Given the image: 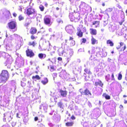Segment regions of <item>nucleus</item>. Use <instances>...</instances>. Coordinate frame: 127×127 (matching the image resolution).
<instances>
[{"mask_svg": "<svg viewBox=\"0 0 127 127\" xmlns=\"http://www.w3.org/2000/svg\"><path fill=\"white\" fill-rule=\"evenodd\" d=\"M23 120L25 122H27L28 120V117L27 116L24 117L23 118Z\"/></svg>", "mask_w": 127, "mask_h": 127, "instance_id": "79ce46f5", "label": "nucleus"}, {"mask_svg": "<svg viewBox=\"0 0 127 127\" xmlns=\"http://www.w3.org/2000/svg\"><path fill=\"white\" fill-rule=\"evenodd\" d=\"M11 85L12 87L9 88L7 86V85H1L0 86V93H2L4 92L7 89L9 92L11 91L13 89L14 90L16 89V83L14 81H12L11 82Z\"/></svg>", "mask_w": 127, "mask_h": 127, "instance_id": "f257e3e1", "label": "nucleus"}, {"mask_svg": "<svg viewBox=\"0 0 127 127\" xmlns=\"http://www.w3.org/2000/svg\"><path fill=\"white\" fill-rule=\"evenodd\" d=\"M50 71L51 72L55 70L54 67L53 66H51L50 67Z\"/></svg>", "mask_w": 127, "mask_h": 127, "instance_id": "3c124183", "label": "nucleus"}, {"mask_svg": "<svg viewBox=\"0 0 127 127\" xmlns=\"http://www.w3.org/2000/svg\"><path fill=\"white\" fill-rule=\"evenodd\" d=\"M124 21L125 20L124 19H123L121 20L120 22H119V23L120 25H121Z\"/></svg>", "mask_w": 127, "mask_h": 127, "instance_id": "8fccbe9b", "label": "nucleus"}, {"mask_svg": "<svg viewBox=\"0 0 127 127\" xmlns=\"http://www.w3.org/2000/svg\"><path fill=\"white\" fill-rule=\"evenodd\" d=\"M22 3H25L26 2L30 4V5L31 4L30 0H22Z\"/></svg>", "mask_w": 127, "mask_h": 127, "instance_id": "e433bc0d", "label": "nucleus"}, {"mask_svg": "<svg viewBox=\"0 0 127 127\" xmlns=\"http://www.w3.org/2000/svg\"><path fill=\"white\" fill-rule=\"evenodd\" d=\"M10 14V12L7 10L4 9L1 10L0 12V18L5 17L8 19Z\"/></svg>", "mask_w": 127, "mask_h": 127, "instance_id": "20e7f679", "label": "nucleus"}, {"mask_svg": "<svg viewBox=\"0 0 127 127\" xmlns=\"http://www.w3.org/2000/svg\"><path fill=\"white\" fill-rule=\"evenodd\" d=\"M31 22V20L29 18H27L26 20V22L24 24L25 26L28 27Z\"/></svg>", "mask_w": 127, "mask_h": 127, "instance_id": "aec40b11", "label": "nucleus"}, {"mask_svg": "<svg viewBox=\"0 0 127 127\" xmlns=\"http://www.w3.org/2000/svg\"><path fill=\"white\" fill-rule=\"evenodd\" d=\"M127 53L126 56L124 54L120 55L118 59V60L122 61L125 65H127Z\"/></svg>", "mask_w": 127, "mask_h": 127, "instance_id": "423d86ee", "label": "nucleus"}, {"mask_svg": "<svg viewBox=\"0 0 127 127\" xmlns=\"http://www.w3.org/2000/svg\"><path fill=\"white\" fill-rule=\"evenodd\" d=\"M110 76V75L109 74H107L106 76H105V79L107 81H108L109 80H110V78H109V77Z\"/></svg>", "mask_w": 127, "mask_h": 127, "instance_id": "a19ab883", "label": "nucleus"}, {"mask_svg": "<svg viewBox=\"0 0 127 127\" xmlns=\"http://www.w3.org/2000/svg\"><path fill=\"white\" fill-rule=\"evenodd\" d=\"M117 28V26L115 25H111L109 27V29L110 32H113L115 31Z\"/></svg>", "mask_w": 127, "mask_h": 127, "instance_id": "6ab92c4d", "label": "nucleus"}, {"mask_svg": "<svg viewBox=\"0 0 127 127\" xmlns=\"http://www.w3.org/2000/svg\"><path fill=\"white\" fill-rule=\"evenodd\" d=\"M9 75L7 70H3L0 75V83H5L8 79Z\"/></svg>", "mask_w": 127, "mask_h": 127, "instance_id": "f03ea898", "label": "nucleus"}, {"mask_svg": "<svg viewBox=\"0 0 127 127\" xmlns=\"http://www.w3.org/2000/svg\"><path fill=\"white\" fill-rule=\"evenodd\" d=\"M19 20L21 21L24 19V18L23 17L22 15H20L19 17Z\"/></svg>", "mask_w": 127, "mask_h": 127, "instance_id": "37998d69", "label": "nucleus"}, {"mask_svg": "<svg viewBox=\"0 0 127 127\" xmlns=\"http://www.w3.org/2000/svg\"><path fill=\"white\" fill-rule=\"evenodd\" d=\"M6 54L7 53L3 52H0V57L3 56L4 58H5V56H6Z\"/></svg>", "mask_w": 127, "mask_h": 127, "instance_id": "72a5a7b5", "label": "nucleus"}, {"mask_svg": "<svg viewBox=\"0 0 127 127\" xmlns=\"http://www.w3.org/2000/svg\"><path fill=\"white\" fill-rule=\"evenodd\" d=\"M38 127H45V126L42 124H40V126Z\"/></svg>", "mask_w": 127, "mask_h": 127, "instance_id": "0e129e2a", "label": "nucleus"}, {"mask_svg": "<svg viewBox=\"0 0 127 127\" xmlns=\"http://www.w3.org/2000/svg\"><path fill=\"white\" fill-rule=\"evenodd\" d=\"M48 82V80L47 78H45L44 79V80L42 81L41 82L44 85H45Z\"/></svg>", "mask_w": 127, "mask_h": 127, "instance_id": "2f4dec72", "label": "nucleus"}, {"mask_svg": "<svg viewBox=\"0 0 127 127\" xmlns=\"http://www.w3.org/2000/svg\"><path fill=\"white\" fill-rule=\"evenodd\" d=\"M83 51V49H80L78 50V52H82Z\"/></svg>", "mask_w": 127, "mask_h": 127, "instance_id": "bf43d9fd", "label": "nucleus"}, {"mask_svg": "<svg viewBox=\"0 0 127 127\" xmlns=\"http://www.w3.org/2000/svg\"><path fill=\"white\" fill-rule=\"evenodd\" d=\"M71 118L73 120H74L75 119V117L74 116L72 115L71 117Z\"/></svg>", "mask_w": 127, "mask_h": 127, "instance_id": "69168bd1", "label": "nucleus"}, {"mask_svg": "<svg viewBox=\"0 0 127 127\" xmlns=\"http://www.w3.org/2000/svg\"><path fill=\"white\" fill-rule=\"evenodd\" d=\"M107 44H109V46L112 47L114 46V43L113 42L110 40H107L106 42Z\"/></svg>", "mask_w": 127, "mask_h": 127, "instance_id": "a878e982", "label": "nucleus"}, {"mask_svg": "<svg viewBox=\"0 0 127 127\" xmlns=\"http://www.w3.org/2000/svg\"><path fill=\"white\" fill-rule=\"evenodd\" d=\"M57 59L59 61H61L62 60V58L61 57H59Z\"/></svg>", "mask_w": 127, "mask_h": 127, "instance_id": "338daca9", "label": "nucleus"}, {"mask_svg": "<svg viewBox=\"0 0 127 127\" xmlns=\"http://www.w3.org/2000/svg\"><path fill=\"white\" fill-rule=\"evenodd\" d=\"M120 47H121L122 46L124 45H125L123 42H121L120 43Z\"/></svg>", "mask_w": 127, "mask_h": 127, "instance_id": "4d7b16f0", "label": "nucleus"}, {"mask_svg": "<svg viewBox=\"0 0 127 127\" xmlns=\"http://www.w3.org/2000/svg\"><path fill=\"white\" fill-rule=\"evenodd\" d=\"M37 32V30L34 28H32L30 29V32L32 34H34L35 33Z\"/></svg>", "mask_w": 127, "mask_h": 127, "instance_id": "5701e85b", "label": "nucleus"}, {"mask_svg": "<svg viewBox=\"0 0 127 127\" xmlns=\"http://www.w3.org/2000/svg\"><path fill=\"white\" fill-rule=\"evenodd\" d=\"M107 61L111 63L112 62V60L110 58H108Z\"/></svg>", "mask_w": 127, "mask_h": 127, "instance_id": "13d9d810", "label": "nucleus"}, {"mask_svg": "<svg viewBox=\"0 0 127 127\" xmlns=\"http://www.w3.org/2000/svg\"><path fill=\"white\" fill-rule=\"evenodd\" d=\"M79 92L81 93V95H85L86 96L88 95H92L90 92L87 89L83 91L81 89L79 90Z\"/></svg>", "mask_w": 127, "mask_h": 127, "instance_id": "9b49d317", "label": "nucleus"}, {"mask_svg": "<svg viewBox=\"0 0 127 127\" xmlns=\"http://www.w3.org/2000/svg\"><path fill=\"white\" fill-rule=\"evenodd\" d=\"M60 92L61 95L63 97H65L67 95V92L66 91H64L62 90H60Z\"/></svg>", "mask_w": 127, "mask_h": 127, "instance_id": "412c9836", "label": "nucleus"}, {"mask_svg": "<svg viewBox=\"0 0 127 127\" xmlns=\"http://www.w3.org/2000/svg\"><path fill=\"white\" fill-rule=\"evenodd\" d=\"M13 15L14 17H15L17 16V14L15 13H14L13 14Z\"/></svg>", "mask_w": 127, "mask_h": 127, "instance_id": "774afa93", "label": "nucleus"}, {"mask_svg": "<svg viewBox=\"0 0 127 127\" xmlns=\"http://www.w3.org/2000/svg\"><path fill=\"white\" fill-rule=\"evenodd\" d=\"M111 77V80H115V79H114V74H113V73H112V74Z\"/></svg>", "mask_w": 127, "mask_h": 127, "instance_id": "6e6d98bb", "label": "nucleus"}, {"mask_svg": "<svg viewBox=\"0 0 127 127\" xmlns=\"http://www.w3.org/2000/svg\"><path fill=\"white\" fill-rule=\"evenodd\" d=\"M112 8H109L106 9V12H111L112 11Z\"/></svg>", "mask_w": 127, "mask_h": 127, "instance_id": "09e8293b", "label": "nucleus"}, {"mask_svg": "<svg viewBox=\"0 0 127 127\" xmlns=\"http://www.w3.org/2000/svg\"><path fill=\"white\" fill-rule=\"evenodd\" d=\"M26 11L27 14L30 17L32 15H36V11L33 8L30 7L28 8Z\"/></svg>", "mask_w": 127, "mask_h": 127, "instance_id": "39448f33", "label": "nucleus"}, {"mask_svg": "<svg viewBox=\"0 0 127 127\" xmlns=\"http://www.w3.org/2000/svg\"><path fill=\"white\" fill-rule=\"evenodd\" d=\"M32 79L35 81H36V79L39 80L40 79V77L38 75H36L35 76H33L32 77Z\"/></svg>", "mask_w": 127, "mask_h": 127, "instance_id": "473e14b6", "label": "nucleus"}, {"mask_svg": "<svg viewBox=\"0 0 127 127\" xmlns=\"http://www.w3.org/2000/svg\"><path fill=\"white\" fill-rule=\"evenodd\" d=\"M97 54H99L100 56L103 57H105L107 55V54L106 52H105L104 53L102 52V51H100V52H97Z\"/></svg>", "mask_w": 127, "mask_h": 127, "instance_id": "b1692460", "label": "nucleus"}, {"mask_svg": "<svg viewBox=\"0 0 127 127\" xmlns=\"http://www.w3.org/2000/svg\"><path fill=\"white\" fill-rule=\"evenodd\" d=\"M73 124V123L72 122H68L66 123V125L67 126H71Z\"/></svg>", "mask_w": 127, "mask_h": 127, "instance_id": "c9c22d12", "label": "nucleus"}, {"mask_svg": "<svg viewBox=\"0 0 127 127\" xmlns=\"http://www.w3.org/2000/svg\"><path fill=\"white\" fill-rule=\"evenodd\" d=\"M85 3L84 2H82L80 5L79 6V7H82L83 8V6H84L85 5Z\"/></svg>", "mask_w": 127, "mask_h": 127, "instance_id": "de8ad7c7", "label": "nucleus"}, {"mask_svg": "<svg viewBox=\"0 0 127 127\" xmlns=\"http://www.w3.org/2000/svg\"><path fill=\"white\" fill-rule=\"evenodd\" d=\"M84 71L86 73H88V74H92V73L90 70L87 68L85 69H84Z\"/></svg>", "mask_w": 127, "mask_h": 127, "instance_id": "58836bf2", "label": "nucleus"}, {"mask_svg": "<svg viewBox=\"0 0 127 127\" xmlns=\"http://www.w3.org/2000/svg\"><path fill=\"white\" fill-rule=\"evenodd\" d=\"M57 21L59 23H61V22H62V23H63V21H62L61 20L59 19H58L57 20Z\"/></svg>", "mask_w": 127, "mask_h": 127, "instance_id": "680f3d73", "label": "nucleus"}, {"mask_svg": "<svg viewBox=\"0 0 127 127\" xmlns=\"http://www.w3.org/2000/svg\"><path fill=\"white\" fill-rule=\"evenodd\" d=\"M70 44L71 46H73L75 44V42L74 40H72Z\"/></svg>", "mask_w": 127, "mask_h": 127, "instance_id": "49530a36", "label": "nucleus"}, {"mask_svg": "<svg viewBox=\"0 0 127 127\" xmlns=\"http://www.w3.org/2000/svg\"><path fill=\"white\" fill-rule=\"evenodd\" d=\"M65 30L68 33L72 34L73 33L74 28L72 26L69 25L66 27Z\"/></svg>", "mask_w": 127, "mask_h": 127, "instance_id": "0eeeda50", "label": "nucleus"}, {"mask_svg": "<svg viewBox=\"0 0 127 127\" xmlns=\"http://www.w3.org/2000/svg\"><path fill=\"white\" fill-rule=\"evenodd\" d=\"M48 125L50 127H53V125L52 123L49 122L48 123Z\"/></svg>", "mask_w": 127, "mask_h": 127, "instance_id": "864d4df0", "label": "nucleus"}, {"mask_svg": "<svg viewBox=\"0 0 127 127\" xmlns=\"http://www.w3.org/2000/svg\"><path fill=\"white\" fill-rule=\"evenodd\" d=\"M57 74L56 73L53 74L52 75L54 79L57 77Z\"/></svg>", "mask_w": 127, "mask_h": 127, "instance_id": "5fc2aeb1", "label": "nucleus"}, {"mask_svg": "<svg viewBox=\"0 0 127 127\" xmlns=\"http://www.w3.org/2000/svg\"><path fill=\"white\" fill-rule=\"evenodd\" d=\"M53 118L54 120L58 121H59L60 119V116L59 115L57 114L56 112H55L54 113Z\"/></svg>", "mask_w": 127, "mask_h": 127, "instance_id": "a211bd4d", "label": "nucleus"}, {"mask_svg": "<svg viewBox=\"0 0 127 127\" xmlns=\"http://www.w3.org/2000/svg\"><path fill=\"white\" fill-rule=\"evenodd\" d=\"M51 19L50 16H45L44 18V21L45 24L49 26H50L51 25Z\"/></svg>", "mask_w": 127, "mask_h": 127, "instance_id": "9d476101", "label": "nucleus"}, {"mask_svg": "<svg viewBox=\"0 0 127 127\" xmlns=\"http://www.w3.org/2000/svg\"><path fill=\"white\" fill-rule=\"evenodd\" d=\"M11 125L12 127H14L15 125H20L21 123L18 122L17 123L16 122L14 121H12L11 123Z\"/></svg>", "mask_w": 127, "mask_h": 127, "instance_id": "bb28decb", "label": "nucleus"}, {"mask_svg": "<svg viewBox=\"0 0 127 127\" xmlns=\"http://www.w3.org/2000/svg\"><path fill=\"white\" fill-rule=\"evenodd\" d=\"M26 52L27 56L32 57L34 55V53L31 50L28 49L26 51Z\"/></svg>", "mask_w": 127, "mask_h": 127, "instance_id": "2eb2a0df", "label": "nucleus"}, {"mask_svg": "<svg viewBox=\"0 0 127 127\" xmlns=\"http://www.w3.org/2000/svg\"><path fill=\"white\" fill-rule=\"evenodd\" d=\"M28 85L29 86V88H31L32 87V86L31 85V81H28Z\"/></svg>", "mask_w": 127, "mask_h": 127, "instance_id": "603ef678", "label": "nucleus"}, {"mask_svg": "<svg viewBox=\"0 0 127 127\" xmlns=\"http://www.w3.org/2000/svg\"><path fill=\"white\" fill-rule=\"evenodd\" d=\"M12 118V116H11V114L9 113H7L4 114L3 120L4 122L6 121V119L9 122Z\"/></svg>", "mask_w": 127, "mask_h": 127, "instance_id": "6e6552de", "label": "nucleus"}, {"mask_svg": "<svg viewBox=\"0 0 127 127\" xmlns=\"http://www.w3.org/2000/svg\"><path fill=\"white\" fill-rule=\"evenodd\" d=\"M77 33L78 36L80 37H81L83 35V33L80 29H78V32Z\"/></svg>", "mask_w": 127, "mask_h": 127, "instance_id": "cd10ccee", "label": "nucleus"}, {"mask_svg": "<svg viewBox=\"0 0 127 127\" xmlns=\"http://www.w3.org/2000/svg\"><path fill=\"white\" fill-rule=\"evenodd\" d=\"M39 8L41 11H44V6L41 5H40L39 6Z\"/></svg>", "mask_w": 127, "mask_h": 127, "instance_id": "ea45409f", "label": "nucleus"}, {"mask_svg": "<svg viewBox=\"0 0 127 127\" xmlns=\"http://www.w3.org/2000/svg\"><path fill=\"white\" fill-rule=\"evenodd\" d=\"M116 6L120 9H121L122 8L118 4H117L116 5Z\"/></svg>", "mask_w": 127, "mask_h": 127, "instance_id": "e2e57ef3", "label": "nucleus"}, {"mask_svg": "<svg viewBox=\"0 0 127 127\" xmlns=\"http://www.w3.org/2000/svg\"><path fill=\"white\" fill-rule=\"evenodd\" d=\"M91 40L92 44L93 45L95 44L96 42L97 41V40H96V39L93 37V36H92Z\"/></svg>", "mask_w": 127, "mask_h": 127, "instance_id": "c756f323", "label": "nucleus"}, {"mask_svg": "<svg viewBox=\"0 0 127 127\" xmlns=\"http://www.w3.org/2000/svg\"><path fill=\"white\" fill-rule=\"evenodd\" d=\"M68 53H69V55H68L67 58V61L68 62L69 60H70V58L73 54V51L72 49H70L69 50H68Z\"/></svg>", "mask_w": 127, "mask_h": 127, "instance_id": "f3484780", "label": "nucleus"}, {"mask_svg": "<svg viewBox=\"0 0 127 127\" xmlns=\"http://www.w3.org/2000/svg\"><path fill=\"white\" fill-rule=\"evenodd\" d=\"M16 23L15 21H11L8 23L9 27L11 29H14L16 27Z\"/></svg>", "mask_w": 127, "mask_h": 127, "instance_id": "ddd939ff", "label": "nucleus"}, {"mask_svg": "<svg viewBox=\"0 0 127 127\" xmlns=\"http://www.w3.org/2000/svg\"><path fill=\"white\" fill-rule=\"evenodd\" d=\"M48 108V105L46 103H44L40 106L39 109L41 112L43 111L46 112Z\"/></svg>", "mask_w": 127, "mask_h": 127, "instance_id": "1a4fd4ad", "label": "nucleus"}, {"mask_svg": "<svg viewBox=\"0 0 127 127\" xmlns=\"http://www.w3.org/2000/svg\"><path fill=\"white\" fill-rule=\"evenodd\" d=\"M63 44H62V46L58 50V54L60 56H65V52L64 50V49L63 47Z\"/></svg>", "mask_w": 127, "mask_h": 127, "instance_id": "f8f14e48", "label": "nucleus"}, {"mask_svg": "<svg viewBox=\"0 0 127 127\" xmlns=\"http://www.w3.org/2000/svg\"><path fill=\"white\" fill-rule=\"evenodd\" d=\"M9 99L8 97L6 99H4V101L1 105L5 107L9 105Z\"/></svg>", "mask_w": 127, "mask_h": 127, "instance_id": "4468645a", "label": "nucleus"}, {"mask_svg": "<svg viewBox=\"0 0 127 127\" xmlns=\"http://www.w3.org/2000/svg\"><path fill=\"white\" fill-rule=\"evenodd\" d=\"M90 31L91 34L95 35L97 34V31L95 29L91 28L90 29Z\"/></svg>", "mask_w": 127, "mask_h": 127, "instance_id": "4be33fe9", "label": "nucleus"}, {"mask_svg": "<svg viewBox=\"0 0 127 127\" xmlns=\"http://www.w3.org/2000/svg\"><path fill=\"white\" fill-rule=\"evenodd\" d=\"M95 85V86H99L102 88L103 84L101 81L99 79H97L96 80Z\"/></svg>", "mask_w": 127, "mask_h": 127, "instance_id": "dca6fc26", "label": "nucleus"}, {"mask_svg": "<svg viewBox=\"0 0 127 127\" xmlns=\"http://www.w3.org/2000/svg\"><path fill=\"white\" fill-rule=\"evenodd\" d=\"M35 43L34 41H33L32 42H30L29 43V45H32L33 46H35Z\"/></svg>", "mask_w": 127, "mask_h": 127, "instance_id": "a18cd8bd", "label": "nucleus"}, {"mask_svg": "<svg viewBox=\"0 0 127 127\" xmlns=\"http://www.w3.org/2000/svg\"><path fill=\"white\" fill-rule=\"evenodd\" d=\"M122 75L121 73H120L118 74V79L119 80H121L122 78Z\"/></svg>", "mask_w": 127, "mask_h": 127, "instance_id": "c03bdc74", "label": "nucleus"}, {"mask_svg": "<svg viewBox=\"0 0 127 127\" xmlns=\"http://www.w3.org/2000/svg\"><path fill=\"white\" fill-rule=\"evenodd\" d=\"M4 58L6 60L5 62L4 63V65L7 66L8 68H9L12 61V58L8 53L6 54Z\"/></svg>", "mask_w": 127, "mask_h": 127, "instance_id": "7ed1b4c3", "label": "nucleus"}, {"mask_svg": "<svg viewBox=\"0 0 127 127\" xmlns=\"http://www.w3.org/2000/svg\"><path fill=\"white\" fill-rule=\"evenodd\" d=\"M86 41V39L85 38H83L82 39V42L83 43H85Z\"/></svg>", "mask_w": 127, "mask_h": 127, "instance_id": "052dcab7", "label": "nucleus"}, {"mask_svg": "<svg viewBox=\"0 0 127 127\" xmlns=\"http://www.w3.org/2000/svg\"><path fill=\"white\" fill-rule=\"evenodd\" d=\"M93 25H95V27H97L99 25V22L98 21H95L93 22Z\"/></svg>", "mask_w": 127, "mask_h": 127, "instance_id": "7c9ffc66", "label": "nucleus"}, {"mask_svg": "<svg viewBox=\"0 0 127 127\" xmlns=\"http://www.w3.org/2000/svg\"><path fill=\"white\" fill-rule=\"evenodd\" d=\"M58 105L60 108L63 109V103L61 102H60L58 103Z\"/></svg>", "mask_w": 127, "mask_h": 127, "instance_id": "f704fd0d", "label": "nucleus"}, {"mask_svg": "<svg viewBox=\"0 0 127 127\" xmlns=\"http://www.w3.org/2000/svg\"><path fill=\"white\" fill-rule=\"evenodd\" d=\"M102 96H103L104 97L105 99H109L110 98V96L105 93L103 94L102 95Z\"/></svg>", "mask_w": 127, "mask_h": 127, "instance_id": "c85d7f7f", "label": "nucleus"}, {"mask_svg": "<svg viewBox=\"0 0 127 127\" xmlns=\"http://www.w3.org/2000/svg\"><path fill=\"white\" fill-rule=\"evenodd\" d=\"M46 55L45 54L40 53L38 55L39 58L41 59H44L46 57Z\"/></svg>", "mask_w": 127, "mask_h": 127, "instance_id": "393cba45", "label": "nucleus"}, {"mask_svg": "<svg viewBox=\"0 0 127 127\" xmlns=\"http://www.w3.org/2000/svg\"><path fill=\"white\" fill-rule=\"evenodd\" d=\"M75 69L78 71L80 72L81 70V66H77L76 67Z\"/></svg>", "mask_w": 127, "mask_h": 127, "instance_id": "4c0bfd02", "label": "nucleus"}]
</instances>
